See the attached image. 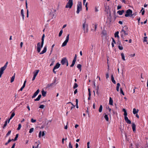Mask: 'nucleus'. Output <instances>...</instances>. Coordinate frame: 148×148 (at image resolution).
Here are the masks:
<instances>
[{
    "label": "nucleus",
    "mask_w": 148,
    "mask_h": 148,
    "mask_svg": "<svg viewBox=\"0 0 148 148\" xmlns=\"http://www.w3.org/2000/svg\"><path fill=\"white\" fill-rule=\"evenodd\" d=\"M11 141V139H9L8 141L6 143H5V145H7Z\"/></svg>",
    "instance_id": "a18cd8bd"
},
{
    "label": "nucleus",
    "mask_w": 148,
    "mask_h": 148,
    "mask_svg": "<svg viewBox=\"0 0 148 148\" xmlns=\"http://www.w3.org/2000/svg\"><path fill=\"white\" fill-rule=\"evenodd\" d=\"M147 36H145L144 38L143 42H147Z\"/></svg>",
    "instance_id": "37998d69"
},
{
    "label": "nucleus",
    "mask_w": 148,
    "mask_h": 148,
    "mask_svg": "<svg viewBox=\"0 0 148 148\" xmlns=\"http://www.w3.org/2000/svg\"><path fill=\"white\" fill-rule=\"evenodd\" d=\"M73 5V0H69L66 5V8H71Z\"/></svg>",
    "instance_id": "20e7f679"
},
{
    "label": "nucleus",
    "mask_w": 148,
    "mask_h": 148,
    "mask_svg": "<svg viewBox=\"0 0 148 148\" xmlns=\"http://www.w3.org/2000/svg\"><path fill=\"white\" fill-rule=\"evenodd\" d=\"M11 132V131L10 130V131H9L6 134V136H9V135L10 134Z\"/></svg>",
    "instance_id": "603ef678"
},
{
    "label": "nucleus",
    "mask_w": 148,
    "mask_h": 148,
    "mask_svg": "<svg viewBox=\"0 0 148 148\" xmlns=\"http://www.w3.org/2000/svg\"><path fill=\"white\" fill-rule=\"evenodd\" d=\"M120 93L121 94H122L123 95H124V94L123 91L122 89V88H121L120 89Z\"/></svg>",
    "instance_id": "ea45409f"
},
{
    "label": "nucleus",
    "mask_w": 148,
    "mask_h": 148,
    "mask_svg": "<svg viewBox=\"0 0 148 148\" xmlns=\"http://www.w3.org/2000/svg\"><path fill=\"white\" fill-rule=\"evenodd\" d=\"M106 79H108L109 77V75L108 73H107L106 74Z\"/></svg>",
    "instance_id": "6e6d98bb"
},
{
    "label": "nucleus",
    "mask_w": 148,
    "mask_h": 148,
    "mask_svg": "<svg viewBox=\"0 0 148 148\" xmlns=\"http://www.w3.org/2000/svg\"><path fill=\"white\" fill-rule=\"evenodd\" d=\"M36 120L34 119H31V121L32 123H34V122H36Z\"/></svg>",
    "instance_id": "864d4df0"
},
{
    "label": "nucleus",
    "mask_w": 148,
    "mask_h": 148,
    "mask_svg": "<svg viewBox=\"0 0 148 148\" xmlns=\"http://www.w3.org/2000/svg\"><path fill=\"white\" fill-rule=\"evenodd\" d=\"M15 73L14 74V75L12 76V78H11V80H10V82L11 83L14 80L15 77Z\"/></svg>",
    "instance_id": "bb28decb"
},
{
    "label": "nucleus",
    "mask_w": 148,
    "mask_h": 148,
    "mask_svg": "<svg viewBox=\"0 0 148 148\" xmlns=\"http://www.w3.org/2000/svg\"><path fill=\"white\" fill-rule=\"evenodd\" d=\"M104 117L107 121H108L109 119H108V115L105 114L104 116Z\"/></svg>",
    "instance_id": "473e14b6"
},
{
    "label": "nucleus",
    "mask_w": 148,
    "mask_h": 148,
    "mask_svg": "<svg viewBox=\"0 0 148 148\" xmlns=\"http://www.w3.org/2000/svg\"><path fill=\"white\" fill-rule=\"evenodd\" d=\"M26 82V80H25L23 84V86H22V87L20 89V91H22L23 89V88L25 87V84Z\"/></svg>",
    "instance_id": "a211bd4d"
},
{
    "label": "nucleus",
    "mask_w": 148,
    "mask_h": 148,
    "mask_svg": "<svg viewBox=\"0 0 148 148\" xmlns=\"http://www.w3.org/2000/svg\"><path fill=\"white\" fill-rule=\"evenodd\" d=\"M15 145V143H14L12 146L11 148H14V147Z\"/></svg>",
    "instance_id": "774afa93"
},
{
    "label": "nucleus",
    "mask_w": 148,
    "mask_h": 148,
    "mask_svg": "<svg viewBox=\"0 0 148 148\" xmlns=\"http://www.w3.org/2000/svg\"><path fill=\"white\" fill-rule=\"evenodd\" d=\"M45 107V106L43 105H41L39 106V108H43Z\"/></svg>",
    "instance_id": "8fccbe9b"
},
{
    "label": "nucleus",
    "mask_w": 148,
    "mask_h": 148,
    "mask_svg": "<svg viewBox=\"0 0 148 148\" xmlns=\"http://www.w3.org/2000/svg\"><path fill=\"white\" fill-rule=\"evenodd\" d=\"M139 110L136 109V108H134L133 109V113L134 114H136L138 112Z\"/></svg>",
    "instance_id": "aec40b11"
},
{
    "label": "nucleus",
    "mask_w": 148,
    "mask_h": 148,
    "mask_svg": "<svg viewBox=\"0 0 148 148\" xmlns=\"http://www.w3.org/2000/svg\"><path fill=\"white\" fill-rule=\"evenodd\" d=\"M21 124H19L18 125V127L17 129V130H20V129H21Z\"/></svg>",
    "instance_id": "a19ab883"
},
{
    "label": "nucleus",
    "mask_w": 148,
    "mask_h": 148,
    "mask_svg": "<svg viewBox=\"0 0 148 148\" xmlns=\"http://www.w3.org/2000/svg\"><path fill=\"white\" fill-rule=\"evenodd\" d=\"M77 89H76L75 90V91H74V93L75 94H76V93H77Z\"/></svg>",
    "instance_id": "69168bd1"
},
{
    "label": "nucleus",
    "mask_w": 148,
    "mask_h": 148,
    "mask_svg": "<svg viewBox=\"0 0 148 148\" xmlns=\"http://www.w3.org/2000/svg\"><path fill=\"white\" fill-rule=\"evenodd\" d=\"M112 42H113L114 43L116 44V42H115L114 39V38H112Z\"/></svg>",
    "instance_id": "e2e57ef3"
},
{
    "label": "nucleus",
    "mask_w": 148,
    "mask_h": 148,
    "mask_svg": "<svg viewBox=\"0 0 148 148\" xmlns=\"http://www.w3.org/2000/svg\"><path fill=\"white\" fill-rule=\"evenodd\" d=\"M45 37V34H43L42 37L41 44L39 42L37 43V51L39 53L41 50V48L43 47L44 42V38Z\"/></svg>",
    "instance_id": "f03ea898"
},
{
    "label": "nucleus",
    "mask_w": 148,
    "mask_h": 148,
    "mask_svg": "<svg viewBox=\"0 0 148 148\" xmlns=\"http://www.w3.org/2000/svg\"><path fill=\"white\" fill-rule=\"evenodd\" d=\"M83 28L84 33L88 32V25L86 23V21L83 24Z\"/></svg>",
    "instance_id": "423d86ee"
},
{
    "label": "nucleus",
    "mask_w": 148,
    "mask_h": 148,
    "mask_svg": "<svg viewBox=\"0 0 148 148\" xmlns=\"http://www.w3.org/2000/svg\"><path fill=\"white\" fill-rule=\"evenodd\" d=\"M41 97V95H39L37 97V98L36 99H35L34 101H39L40 100V98Z\"/></svg>",
    "instance_id": "b1692460"
},
{
    "label": "nucleus",
    "mask_w": 148,
    "mask_h": 148,
    "mask_svg": "<svg viewBox=\"0 0 148 148\" xmlns=\"http://www.w3.org/2000/svg\"><path fill=\"white\" fill-rule=\"evenodd\" d=\"M76 61H75V60H73L72 64L71 65V67H73L74 66Z\"/></svg>",
    "instance_id": "c9c22d12"
},
{
    "label": "nucleus",
    "mask_w": 148,
    "mask_h": 148,
    "mask_svg": "<svg viewBox=\"0 0 148 148\" xmlns=\"http://www.w3.org/2000/svg\"><path fill=\"white\" fill-rule=\"evenodd\" d=\"M76 58H77V55H76V54L74 58L73 59V60H75V61H76Z\"/></svg>",
    "instance_id": "0e129e2a"
},
{
    "label": "nucleus",
    "mask_w": 148,
    "mask_h": 148,
    "mask_svg": "<svg viewBox=\"0 0 148 148\" xmlns=\"http://www.w3.org/2000/svg\"><path fill=\"white\" fill-rule=\"evenodd\" d=\"M42 94L43 96L45 97L46 96V92L44 90H42Z\"/></svg>",
    "instance_id": "c756f323"
},
{
    "label": "nucleus",
    "mask_w": 148,
    "mask_h": 148,
    "mask_svg": "<svg viewBox=\"0 0 148 148\" xmlns=\"http://www.w3.org/2000/svg\"><path fill=\"white\" fill-rule=\"evenodd\" d=\"M69 34L66 37V40L63 42V43H62V47H64V46H65L66 45L67 43L68 42L69 40Z\"/></svg>",
    "instance_id": "6e6552de"
},
{
    "label": "nucleus",
    "mask_w": 148,
    "mask_h": 148,
    "mask_svg": "<svg viewBox=\"0 0 148 148\" xmlns=\"http://www.w3.org/2000/svg\"><path fill=\"white\" fill-rule=\"evenodd\" d=\"M47 48L46 46H45L43 49V50L40 53V54H43L45 53L47 51Z\"/></svg>",
    "instance_id": "ddd939ff"
},
{
    "label": "nucleus",
    "mask_w": 148,
    "mask_h": 148,
    "mask_svg": "<svg viewBox=\"0 0 148 148\" xmlns=\"http://www.w3.org/2000/svg\"><path fill=\"white\" fill-rule=\"evenodd\" d=\"M55 45L54 44H53L51 46V52H50V54H51L52 51H53V47H54V46Z\"/></svg>",
    "instance_id": "49530a36"
},
{
    "label": "nucleus",
    "mask_w": 148,
    "mask_h": 148,
    "mask_svg": "<svg viewBox=\"0 0 148 148\" xmlns=\"http://www.w3.org/2000/svg\"><path fill=\"white\" fill-rule=\"evenodd\" d=\"M119 32L118 31H117V32H116L114 34V37L116 38V37L117 38H118V39H119Z\"/></svg>",
    "instance_id": "dca6fc26"
},
{
    "label": "nucleus",
    "mask_w": 148,
    "mask_h": 148,
    "mask_svg": "<svg viewBox=\"0 0 148 148\" xmlns=\"http://www.w3.org/2000/svg\"><path fill=\"white\" fill-rule=\"evenodd\" d=\"M61 63L62 64H64L65 63H67L66 66H67L68 65V61L66 58H64L62 59L61 61Z\"/></svg>",
    "instance_id": "1a4fd4ad"
},
{
    "label": "nucleus",
    "mask_w": 148,
    "mask_h": 148,
    "mask_svg": "<svg viewBox=\"0 0 148 148\" xmlns=\"http://www.w3.org/2000/svg\"><path fill=\"white\" fill-rule=\"evenodd\" d=\"M82 10V3L81 2L78 3L77 5V8L76 13L78 14L79 13V12Z\"/></svg>",
    "instance_id": "39448f33"
},
{
    "label": "nucleus",
    "mask_w": 148,
    "mask_h": 148,
    "mask_svg": "<svg viewBox=\"0 0 148 148\" xmlns=\"http://www.w3.org/2000/svg\"><path fill=\"white\" fill-rule=\"evenodd\" d=\"M18 134H17L16 135V136H15L14 139V141H15L17 140V138L18 137Z\"/></svg>",
    "instance_id": "4c0bfd02"
},
{
    "label": "nucleus",
    "mask_w": 148,
    "mask_h": 148,
    "mask_svg": "<svg viewBox=\"0 0 148 148\" xmlns=\"http://www.w3.org/2000/svg\"><path fill=\"white\" fill-rule=\"evenodd\" d=\"M8 122V120L5 121L3 127V129H4L5 127L7 125Z\"/></svg>",
    "instance_id": "cd10ccee"
},
{
    "label": "nucleus",
    "mask_w": 148,
    "mask_h": 148,
    "mask_svg": "<svg viewBox=\"0 0 148 148\" xmlns=\"http://www.w3.org/2000/svg\"><path fill=\"white\" fill-rule=\"evenodd\" d=\"M60 64L59 63H57L54 67L53 70V71L55 74H56V71H55V70L58 68L60 67Z\"/></svg>",
    "instance_id": "9d476101"
},
{
    "label": "nucleus",
    "mask_w": 148,
    "mask_h": 148,
    "mask_svg": "<svg viewBox=\"0 0 148 148\" xmlns=\"http://www.w3.org/2000/svg\"><path fill=\"white\" fill-rule=\"evenodd\" d=\"M120 86V84L119 83H118L117 84V86H116V90L118 92L119 91V87Z\"/></svg>",
    "instance_id": "a878e982"
},
{
    "label": "nucleus",
    "mask_w": 148,
    "mask_h": 148,
    "mask_svg": "<svg viewBox=\"0 0 148 148\" xmlns=\"http://www.w3.org/2000/svg\"><path fill=\"white\" fill-rule=\"evenodd\" d=\"M117 43L119 44V45L118 47L119 49L120 50H122L123 49V47L121 45V42L118 40Z\"/></svg>",
    "instance_id": "9b49d317"
},
{
    "label": "nucleus",
    "mask_w": 148,
    "mask_h": 148,
    "mask_svg": "<svg viewBox=\"0 0 148 148\" xmlns=\"http://www.w3.org/2000/svg\"><path fill=\"white\" fill-rule=\"evenodd\" d=\"M63 32V31L62 30V29L60 32L59 34V36L60 37L61 36L62 33Z\"/></svg>",
    "instance_id": "58836bf2"
},
{
    "label": "nucleus",
    "mask_w": 148,
    "mask_h": 148,
    "mask_svg": "<svg viewBox=\"0 0 148 148\" xmlns=\"http://www.w3.org/2000/svg\"><path fill=\"white\" fill-rule=\"evenodd\" d=\"M76 108H78V100L77 99H76Z\"/></svg>",
    "instance_id": "79ce46f5"
},
{
    "label": "nucleus",
    "mask_w": 148,
    "mask_h": 148,
    "mask_svg": "<svg viewBox=\"0 0 148 148\" xmlns=\"http://www.w3.org/2000/svg\"><path fill=\"white\" fill-rule=\"evenodd\" d=\"M8 63V62H7L4 66L1 68L0 70V78L1 77L2 75L3 74L4 71L6 69Z\"/></svg>",
    "instance_id": "7ed1b4c3"
},
{
    "label": "nucleus",
    "mask_w": 148,
    "mask_h": 148,
    "mask_svg": "<svg viewBox=\"0 0 148 148\" xmlns=\"http://www.w3.org/2000/svg\"><path fill=\"white\" fill-rule=\"evenodd\" d=\"M39 71V70H36L34 72V75L36 76Z\"/></svg>",
    "instance_id": "393cba45"
},
{
    "label": "nucleus",
    "mask_w": 148,
    "mask_h": 148,
    "mask_svg": "<svg viewBox=\"0 0 148 148\" xmlns=\"http://www.w3.org/2000/svg\"><path fill=\"white\" fill-rule=\"evenodd\" d=\"M99 8V6H96L95 7V12H97L99 11L98 8Z\"/></svg>",
    "instance_id": "f704fd0d"
},
{
    "label": "nucleus",
    "mask_w": 148,
    "mask_h": 148,
    "mask_svg": "<svg viewBox=\"0 0 148 148\" xmlns=\"http://www.w3.org/2000/svg\"><path fill=\"white\" fill-rule=\"evenodd\" d=\"M124 119L125 121L127 123L129 124H131V121L129 119H128V118L127 117H125Z\"/></svg>",
    "instance_id": "4468645a"
},
{
    "label": "nucleus",
    "mask_w": 148,
    "mask_h": 148,
    "mask_svg": "<svg viewBox=\"0 0 148 148\" xmlns=\"http://www.w3.org/2000/svg\"><path fill=\"white\" fill-rule=\"evenodd\" d=\"M81 66H82L81 64H78L77 66V67L80 70V71H81Z\"/></svg>",
    "instance_id": "2f4dec72"
},
{
    "label": "nucleus",
    "mask_w": 148,
    "mask_h": 148,
    "mask_svg": "<svg viewBox=\"0 0 148 148\" xmlns=\"http://www.w3.org/2000/svg\"><path fill=\"white\" fill-rule=\"evenodd\" d=\"M77 87H78L77 84V83H75L74 84V86L73 87V88L74 89H75L76 88H77Z\"/></svg>",
    "instance_id": "e433bc0d"
},
{
    "label": "nucleus",
    "mask_w": 148,
    "mask_h": 148,
    "mask_svg": "<svg viewBox=\"0 0 148 148\" xmlns=\"http://www.w3.org/2000/svg\"><path fill=\"white\" fill-rule=\"evenodd\" d=\"M128 28L126 26L124 27L122 29L120 32L121 36L123 40H124V39H126L125 36L128 35Z\"/></svg>",
    "instance_id": "f257e3e1"
},
{
    "label": "nucleus",
    "mask_w": 148,
    "mask_h": 148,
    "mask_svg": "<svg viewBox=\"0 0 148 148\" xmlns=\"http://www.w3.org/2000/svg\"><path fill=\"white\" fill-rule=\"evenodd\" d=\"M121 56L122 57V59H123V60L124 61H125V59L124 55L123 54V53H121Z\"/></svg>",
    "instance_id": "7c9ffc66"
},
{
    "label": "nucleus",
    "mask_w": 148,
    "mask_h": 148,
    "mask_svg": "<svg viewBox=\"0 0 148 148\" xmlns=\"http://www.w3.org/2000/svg\"><path fill=\"white\" fill-rule=\"evenodd\" d=\"M40 143V142L39 141L36 142L35 144V148H38V145Z\"/></svg>",
    "instance_id": "6ab92c4d"
},
{
    "label": "nucleus",
    "mask_w": 148,
    "mask_h": 148,
    "mask_svg": "<svg viewBox=\"0 0 148 148\" xmlns=\"http://www.w3.org/2000/svg\"><path fill=\"white\" fill-rule=\"evenodd\" d=\"M39 91H39V90L38 89L36 90V91L35 92H34L33 95L32 97V98H35L37 95L38 94V93H39Z\"/></svg>",
    "instance_id": "f8f14e48"
},
{
    "label": "nucleus",
    "mask_w": 148,
    "mask_h": 148,
    "mask_svg": "<svg viewBox=\"0 0 148 148\" xmlns=\"http://www.w3.org/2000/svg\"><path fill=\"white\" fill-rule=\"evenodd\" d=\"M53 84H54V83H52L50 84H48L47 86V87H49L53 85Z\"/></svg>",
    "instance_id": "de8ad7c7"
},
{
    "label": "nucleus",
    "mask_w": 148,
    "mask_h": 148,
    "mask_svg": "<svg viewBox=\"0 0 148 148\" xmlns=\"http://www.w3.org/2000/svg\"><path fill=\"white\" fill-rule=\"evenodd\" d=\"M69 148H73V146L71 145V142H70L69 145Z\"/></svg>",
    "instance_id": "09e8293b"
},
{
    "label": "nucleus",
    "mask_w": 148,
    "mask_h": 148,
    "mask_svg": "<svg viewBox=\"0 0 148 148\" xmlns=\"http://www.w3.org/2000/svg\"><path fill=\"white\" fill-rule=\"evenodd\" d=\"M29 16V10H27V17L28 18Z\"/></svg>",
    "instance_id": "052dcab7"
},
{
    "label": "nucleus",
    "mask_w": 148,
    "mask_h": 148,
    "mask_svg": "<svg viewBox=\"0 0 148 148\" xmlns=\"http://www.w3.org/2000/svg\"><path fill=\"white\" fill-rule=\"evenodd\" d=\"M23 10L22 9L21 11V15L22 16L23 19L24 20V15L23 14Z\"/></svg>",
    "instance_id": "c85d7f7f"
},
{
    "label": "nucleus",
    "mask_w": 148,
    "mask_h": 148,
    "mask_svg": "<svg viewBox=\"0 0 148 148\" xmlns=\"http://www.w3.org/2000/svg\"><path fill=\"white\" fill-rule=\"evenodd\" d=\"M124 115L125 116V117H127V112H124Z\"/></svg>",
    "instance_id": "13d9d810"
},
{
    "label": "nucleus",
    "mask_w": 148,
    "mask_h": 148,
    "mask_svg": "<svg viewBox=\"0 0 148 148\" xmlns=\"http://www.w3.org/2000/svg\"><path fill=\"white\" fill-rule=\"evenodd\" d=\"M113 101L111 97L109 98V104L111 105H113Z\"/></svg>",
    "instance_id": "5701e85b"
},
{
    "label": "nucleus",
    "mask_w": 148,
    "mask_h": 148,
    "mask_svg": "<svg viewBox=\"0 0 148 148\" xmlns=\"http://www.w3.org/2000/svg\"><path fill=\"white\" fill-rule=\"evenodd\" d=\"M97 24H95V29H94V31H95L96 30L97 27Z\"/></svg>",
    "instance_id": "3c124183"
},
{
    "label": "nucleus",
    "mask_w": 148,
    "mask_h": 148,
    "mask_svg": "<svg viewBox=\"0 0 148 148\" xmlns=\"http://www.w3.org/2000/svg\"><path fill=\"white\" fill-rule=\"evenodd\" d=\"M90 142H88L87 143V148H90L89 145L90 144Z\"/></svg>",
    "instance_id": "bf43d9fd"
},
{
    "label": "nucleus",
    "mask_w": 148,
    "mask_h": 148,
    "mask_svg": "<svg viewBox=\"0 0 148 148\" xmlns=\"http://www.w3.org/2000/svg\"><path fill=\"white\" fill-rule=\"evenodd\" d=\"M111 79L112 82L114 84H115L116 83V81L114 79V77L113 75H111Z\"/></svg>",
    "instance_id": "412c9836"
},
{
    "label": "nucleus",
    "mask_w": 148,
    "mask_h": 148,
    "mask_svg": "<svg viewBox=\"0 0 148 148\" xmlns=\"http://www.w3.org/2000/svg\"><path fill=\"white\" fill-rule=\"evenodd\" d=\"M41 133H42V132L41 131H40L39 133V135H38V136L39 138H40L41 136Z\"/></svg>",
    "instance_id": "680f3d73"
},
{
    "label": "nucleus",
    "mask_w": 148,
    "mask_h": 148,
    "mask_svg": "<svg viewBox=\"0 0 148 148\" xmlns=\"http://www.w3.org/2000/svg\"><path fill=\"white\" fill-rule=\"evenodd\" d=\"M15 113L14 112H13L11 114L10 118L8 120V123H9L10 120L14 116Z\"/></svg>",
    "instance_id": "2eb2a0df"
},
{
    "label": "nucleus",
    "mask_w": 148,
    "mask_h": 148,
    "mask_svg": "<svg viewBox=\"0 0 148 148\" xmlns=\"http://www.w3.org/2000/svg\"><path fill=\"white\" fill-rule=\"evenodd\" d=\"M54 62H55V61L54 60H53L52 62L51 63V64L50 65V66H53V64H54Z\"/></svg>",
    "instance_id": "5fc2aeb1"
},
{
    "label": "nucleus",
    "mask_w": 148,
    "mask_h": 148,
    "mask_svg": "<svg viewBox=\"0 0 148 148\" xmlns=\"http://www.w3.org/2000/svg\"><path fill=\"white\" fill-rule=\"evenodd\" d=\"M121 8V6L118 5L117 6V9L118 10H119Z\"/></svg>",
    "instance_id": "4d7b16f0"
},
{
    "label": "nucleus",
    "mask_w": 148,
    "mask_h": 148,
    "mask_svg": "<svg viewBox=\"0 0 148 148\" xmlns=\"http://www.w3.org/2000/svg\"><path fill=\"white\" fill-rule=\"evenodd\" d=\"M132 11L130 9H128L126 11V14H125V16L126 17L131 16V15L132 14Z\"/></svg>",
    "instance_id": "0eeeda50"
},
{
    "label": "nucleus",
    "mask_w": 148,
    "mask_h": 148,
    "mask_svg": "<svg viewBox=\"0 0 148 148\" xmlns=\"http://www.w3.org/2000/svg\"><path fill=\"white\" fill-rule=\"evenodd\" d=\"M102 106L101 105L100 106L99 111V112H102Z\"/></svg>",
    "instance_id": "72a5a7b5"
},
{
    "label": "nucleus",
    "mask_w": 148,
    "mask_h": 148,
    "mask_svg": "<svg viewBox=\"0 0 148 148\" xmlns=\"http://www.w3.org/2000/svg\"><path fill=\"white\" fill-rule=\"evenodd\" d=\"M45 135V132L44 131H43L42 132V136H44Z\"/></svg>",
    "instance_id": "338daca9"
},
{
    "label": "nucleus",
    "mask_w": 148,
    "mask_h": 148,
    "mask_svg": "<svg viewBox=\"0 0 148 148\" xmlns=\"http://www.w3.org/2000/svg\"><path fill=\"white\" fill-rule=\"evenodd\" d=\"M124 10H119L117 11V13L120 15H122L124 12Z\"/></svg>",
    "instance_id": "4be33fe9"
},
{
    "label": "nucleus",
    "mask_w": 148,
    "mask_h": 148,
    "mask_svg": "<svg viewBox=\"0 0 148 148\" xmlns=\"http://www.w3.org/2000/svg\"><path fill=\"white\" fill-rule=\"evenodd\" d=\"M132 128L134 132L136 131V125L134 123L132 125Z\"/></svg>",
    "instance_id": "f3484780"
},
{
    "label": "nucleus",
    "mask_w": 148,
    "mask_h": 148,
    "mask_svg": "<svg viewBox=\"0 0 148 148\" xmlns=\"http://www.w3.org/2000/svg\"><path fill=\"white\" fill-rule=\"evenodd\" d=\"M34 129L33 128H31L29 131V133H31L34 131Z\"/></svg>",
    "instance_id": "c03bdc74"
}]
</instances>
